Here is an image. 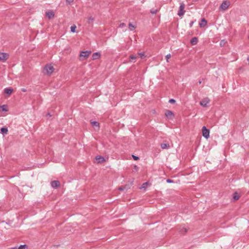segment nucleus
<instances>
[{
  "instance_id": "obj_14",
  "label": "nucleus",
  "mask_w": 249,
  "mask_h": 249,
  "mask_svg": "<svg viewBox=\"0 0 249 249\" xmlns=\"http://www.w3.org/2000/svg\"><path fill=\"white\" fill-rule=\"evenodd\" d=\"M128 28L130 31H133L136 28V25L130 22L128 24Z\"/></svg>"
},
{
  "instance_id": "obj_4",
  "label": "nucleus",
  "mask_w": 249,
  "mask_h": 249,
  "mask_svg": "<svg viewBox=\"0 0 249 249\" xmlns=\"http://www.w3.org/2000/svg\"><path fill=\"white\" fill-rule=\"evenodd\" d=\"M202 132L203 136L204 137H205L206 139H208L209 138L210 130L209 129H207L205 126L202 127Z\"/></svg>"
},
{
  "instance_id": "obj_26",
  "label": "nucleus",
  "mask_w": 249,
  "mask_h": 249,
  "mask_svg": "<svg viewBox=\"0 0 249 249\" xmlns=\"http://www.w3.org/2000/svg\"><path fill=\"white\" fill-rule=\"evenodd\" d=\"M148 184V182H145V183H143L142 187H141V189H145Z\"/></svg>"
},
{
  "instance_id": "obj_30",
  "label": "nucleus",
  "mask_w": 249,
  "mask_h": 249,
  "mask_svg": "<svg viewBox=\"0 0 249 249\" xmlns=\"http://www.w3.org/2000/svg\"><path fill=\"white\" fill-rule=\"evenodd\" d=\"M132 157L134 160H138L139 159V158L137 156L132 155Z\"/></svg>"
},
{
  "instance_id": "obj_16",
  "label": "nucleus",
  "mask_w": 249,
  "mask_h": 249,
  "mask_svg": "<svg viewBox=\"0 0 249 249\" xmlns=\"http://www.w3.org/2000/svg\"><path fill=\"white\" fill-rule=\"evenodd\" d=\"M91 124H92V126L94 127L95 128H99V124L98 122L96 121H92L90 122Z\"/></svg>"
},
{
  "instance_id": "obj_31",
  "label": "nucleus",
  "mask_w": 249,
  "mask_h": 249,
  "mask_svg": "<svg viewBox=\"0 0 249 249\" xmlns=\"http://www.w3.org/2000/svg\"><path fill=\"white\" fill-rule=\"evenodd\" d=\"M166 181H167V182H168V183H172V182H174V181H173V180H172V179H167L166 180Z\"/></svg>"
},
{
  "instance_id": "obj_2",
  "label": "nucleus",
  "mask_w": 249,
  "mask_h": 249,
  "mask_svg": "<svg viewBox=\"0 0 249 249\" xmlns=\"http://www.w3.org/2000/svg\"><path fill=\"white\" fill-rule=\"evenodd\" d=\"M231 5V2L228 0H224L219 7V10L225 11L227 10Z\"/></svg>"
},
{
  "instance_id": "obj_25",
  "label": "nucleus",
  "mask_w": 249,
  "mask_h": 249,
  "mask_svg": "<svg viewBox=\"0 0 249 249\" xmlns=\"http://www.w3.org/2000/svg\"><path fill=\"white\" fill-rule=\"evenodd\" d=\"M27 248V246L26 245H21L18 247V249H25Z\"/></svg>"
},
{
  "instance_id": "obj_22",
  "label": "nucleus",
  "mask_w": 249,
  "mask_h": 249,
  "mask_svg": "<svg viewBox=\"0 0 249 249\" xmlns=\"http://www.w3.org/2000/svg\"><path fill=\"white\" fill-rule=\"evenodd\" d=\"M1 132L2 134H6L8 132V129L5 127H2L0 129Z\"/></svg>"
},
{
  "instance_id": "obj_20",
  "label": "nucleus",
  "mask_w": 249,
  "mask_h": 249,
  "mask_svg": "<svg viewBox=\"0 0 249 249\" xmlns=\"http://www.w3.org/2000/svg\"><path fill=\"white\" fill-rule=\"evenodd\" d=\"M0 108L1 109L2 111H8V109L7 108V106L5 105H3L2 106H0Z\"/></svg>"
},
{
  "instance_id": "obj_34",
  "label": "nucleus",
  "mask_w": 249,
  "mask_h": 249,
  "mask_svg": "<svg viewBox=\"0 0 249 249\" xmlns=\"http://www.w3.org/2000/svg\"><path fill=\"white\" fill-rule=\"evenodd\" d=\"M18 247H14L11 248L10 249H18Z\"/></svg>"
},
{
  "instance_id": "obj_35",
  "label": "nucleus",
  "mask_w": 249,
  "mask_h": 249,
  "mask_svg": "<svg viewBox=\"0 0 249 249\" xmlns=\"http://www.w3.org/2000/svg\"><path fill=\"white\" fill-rule=\"evenodd\" d=\"M193 23H194V22L193 21H192L190 24V27H192L193 25Z\"/></svg>"
},
{
  "instance_id": "obj_28",
  "label": "nucleus",
  "mask_w": 249,
  "mask_h": 249,
  "mask_svg": "<svg viewBox=\"0 0 249 249\" xmlns=\"http://www.w3.org/2000/svg\"><path fill=\"white\" fill-rule=\"evenodd\" d=\"M130 57L132 60H136L137 57H138V56H136L134 55H131Z\"/></svg>"
},
{
  "instance_id": "obj_23",
  "label": "nucleus",
  "mask_w": 249,
  "mask_h": 249,
  "mask_svg": "<svg viewBox=\"0 0 249 249\" xmlns=\"http://www.w3.org/2000/svg\"><path fill=\"white\" fill-rule=\"evenodd\" d=\"M76 26L75 25H73V26H71V31L72 33H74L76 31Z\"/></svg>"
},
{
  "instance_id": "obj_39",
  "label": "nucleus",
  "mask_w": 249,
  "mask_h": 249,
  "mask_svg": "<svg viewBox=\"0 0 249 249\" xmlns=\"http://www.w3.org/2000/svg\"><path fill=\"white\" fill-rule=\"evenodd\" d=\"M187 230L186 229H185V232H187Z\"/></svg>"
},
{
  "instance_id": "obj_32",
  "label": "nucleus",
  "mask_w": 249,
  "mask_h": 249,
  "mask_svg": "<svg viewBox=\"0 0 249 249\" xmlns=\"http://www.w3.org/2000/svg\"><path fill=\"white\" fill-rule=\"evenodd\" d=\"M166 61H168V59L171 57V55L168 54L166 56Z\"/></svg>"
},
{
  "instance_id": "obj_6",
  "label": "nucleus",
  "mask_w": 249,
  "mask_h": 249,
  "mask_svg": "<svg viewBox=\"0 0 249 249\" xmlns=\"http://www.w3.org/2000/svg\"><path fill=\"white\" fill-rule=\"evenodd\" d=\"M185 5L183 3H181L180 5L179 9L178 12V15L179 17L182 16L185 13Z\"/></svg>"
},
{
  "instance_id": "obj_12",
  "label": "nucleus",
  "mask_w": 249,
  "mask_h": 249,
  "mask_svg": "<svg viewBox=\"0 0 249 249\" xmlns=\"http://www.w3.org/2000/svg\"><path fill=\"white\" fill-rule=\"evenodd\" d=\"M13 89L11 88H6L4 89V93L8 95H10L12 93Z\"/></svg>"
},
{
  "instance_id": "obj_37",
  "label": "nucleus",
  "mask_w": 249,
  "mask_h": 249,
  "mask_svg": "<svg viewBox=\"0 0 249 249\" xmlns=\"http://www.w3.org/2000/svg\"><path fill=\"white\" fill-rule=\"evenodd\" d=\"M21 91H23V92H25V91H26V89H21Z\"/></svg>"
},
{
  "instance_id": "obj_10",
  "label": "nucleus",
  "mask_w": 249,
  "mask_h": 249,
  "mask_svg": "<svg viewBox=\"0 0 249 249\" xmlns=\"http://www.w3.org/2000/svg\"><path fill=\"white\" fill-rule=\"evenodd\" d=\"M207 21L205 18H202L199 22V25L200 27H204L207 26Z\"/></svg>"
},
{
  "instance_id": "obj_1",
  "label": "nucleus",
  "mask_w": 249,
  "mask_h": 249,
  "mask_svg": "<svg viewBox=\"0 0 249 249\" xmlns=\"http://www.w3.org/2000/svg\"><path fill=\"white\" fill-rule=\"evenodd\" d=\"M54 68L51 63H47L43 68L42 71L44 74L50 75L54 71Z\"/></svg>"
},
{
  "instance_id": "obj_8",
  "label": "nucleus",
  "mask_w": 249,
  "mask_h": 249,
  "mask_svg": "<svg viewBox=\"0 0 249 249\" xmlns=\"http://www.w3.org/2000/svg\"><path fill=\"white\" fill-rule=\"evenodd\" d=\"M46 15L49 19H52L54 17V13L52 10H49L46 12Z\"/></svg>"
},
{
  "instance_id": "obj_17",
  "label": "nucleus",
  "mask_w": 249,
  "mask_h": 249,
  "mask_svg": "<svg viewBox=\"0 0 249 249\" xmlns=\"http://www.w3.org/2000/svg\"><path fill=\"white\" fill-rule=\"evenodd\" d=\"M197 42H198V39L196 37H194L192 38L190 41L191 43L193 45L196 44Z\"/></svg>"
},
{
  "instance_id": "obj_5",
  "label": "nucleus",
  "mask_w": 249,
  "mask_h": 249,
  "mask_svg": "<svg viewBox=\"0 0 249 249\" xmlns=\"http://www.w3.org/2000/svg\"><path fill=\"white\" fill-rule=\"evenodd\" d=\"M9 57L8 53L0 52V61H6Z\"/></svg>"
},
{
  "instance_id": "obj_41",
  "label": "nucleus",
  "mask_w": 249,
  "mask_h": 249,
  "mask_svg": "<svg viewBox=\"0 0 249 249\" xmlns=\"http://www.w3.org/2000/svg\"><path fill=\"white\" fill-rule=\"evenodd\" d=\"M196 1H197L198 0H195Z\"/></svg>"
},
{
  "instance_id": "obj_19",
  "label": "nucleus",
  "mask_w": 249,
  "mask_h": 249,
  "mask_svg": "<svg viewBox=\"0 0 249 249\" xmlns=\"http://www.w3.org/2000/svg\"><path fill=\"white\" fill-rule=\"evenodd\" d=\"M95 20V18L94 17L92 16H90L88 18V23L89 24H92Z\"/></svg>"
},
{
  "instance_id": "obj_40",
  "label": "nucleus",
  "mask_w": 249,
  "mask_h": 249,
  "mask_svg": "<svg viewBox=\"0 0 249 249\" xmlns=\"http://www.w3.org/2000/svg\"><path fill=\"white\" fill-rule=\"evenodd\" d=\"M247 60L249 62V57H248Z\"/></svg>"
},
{
  "instance_id": "obj_11",
  "label": "nucleus",
  "mask_w": 249,
  "mask_h": 249,
  "mask_svg": "<svg viewBox=\"0 0 249 249\" xmlns=\"http://www.w3.org/2000/svg\"><path fill=\"white\" fill-rule=\"evenodd\" d=\"M165 115L167 118L170 119H171L174 117L173 113L170 110H167L165 112Z\"/></svg>"
},
{
  "instance_id": "obj_38",
  "label": "nucleus",
  "mask_w": 249,
  "mask_h": 249,
  "mask_svg": "<svg viewBox=\"0 0 249 249\" xmlns=\"http://www.w3.org/2000/svg\"><path fill=\"white\" fill-rule=\"evenodd\" d=\"M47 115H48V116H51L50 113H48L47 114Z\"/></svg>"
},
{
  "instance_id": "obj_15",
  "label": "nucleus",
  "mask_w": 249,
  "mask_h": 249,
  "mask_svg": "<svg viewBox=\"0 0 249 249\" xmlns=\"http://www.w3.org/2000/svg\"><path fill=\"white\" fill-rule=\"evenodd\" d=\"M95 159L98 163H102L105 161V159L102 156H97Z\"/></svg>"
},
{
  "instance_id": "obj_21",
  "label": "nucleus",
  "mask_w": 249,
  "mask_h": 249,
  "mask_svg": "<svg viewBox=\"0 0 249 249\" xmlns=\"http://www.w3.org/2000/svg\"><path fill=\"white\" fill-rule=\"evenodd\" d=\"M239 197H240V196H239L238 195V194L237 193H234L233 194V199L235 200H238Z\"/></svg>"
},
{
  "instance_id": "obj_13",
  "label": "nucleus",
  "mask_w": 249,
  "mask_h": 249,
  "mask_svg": "<svg viewBox=\"0 0 249 249\" xmlns=\"http://www.w3.org/2000/svg\"><path fill=\"white\" fill-rule=\"evenodd\" d=\"M101 54L99 53H95L92 54L93 60H96L100 58Z\"/></svg>"
},
{
  "instance_id": "obj_9",
  "label": "nucleus",
  "mask_w": 249,
  "mask_h": 249,
  "mask_svg": "<svg viewBox=\"0 0 249 249\" xmlns=\"http://www.w3.org/2000/svg\"><path fill=\"white\" fill-rule=\"evenodd\" d=\"M51 184L53 188H57L59 186L60 183L58 180H53L51 182Z\"/></svg>"
},
{
  "instance_id": "obj_7",
  "label": "nucleus",
  "mask_w": 249,
  "mask_h": 249,
  "mask_svg": "<svg viewBox=\"0 0 249 249\" xmlns=\"http://www.w3.org/2000/svg\"><path fill=\"white\" fill-rule=\"evenodd\" d=\"M210 102V99L206 97L202 100L200 102V104L201 106L206 107L208 103Z\"/></svg>"
},
{
  "instance_id": "obj_29",
  "label": "nucleus",
  "mask_w": 249,
  "mask_h": 249,
  "mask_svg": "<svg viewBox=\"0 0 249 249\" xmlns=\"http://www.w3.org/2000/svg\"><path fill=\"white\" fill-rule=\"evenodd\" d=\"M169 102L171 104H174V103H175L176 101H175V100H174L173 99H171L169 100Z\"/></svg>"
},
{
  "instance_id": "obj_24",
  "label": "nucleus",
  "mask_w": 249,
  "mask_h": 249,
  "mask_svg": "<svg viewBox=\"0 0 249 249\" xmlns=\"http://www.w3.org/2000/svg\"><path fill=\"white\" fill-rule=\"evenodd\" d=\"M144 56H145V54H144V52L140 53H138V57H140L141 58H142Z\"/></svg>"
},
{
  "instance_id": "obj_3",
  "label": "nucleus",
  "mask_w": 249,
  "mask_h": 249,
  "mask_svg": "<svg viewBox=\"0 0 249 249\" xmlns=\"http://www.w3.org/2000/svg\"><path fill=\"white\" fill-rule=\"evenodd\" d=\"M90 53V52L88 51L81 52L80 55H79V60L84 61L89 55Z\"/></svg>"
},
{
  "instance_id": "obj_36",
  "label": "nucleus",
  "mask_w": 249,
  "mask_h": 249,
  "mask_svg": "<svg viewBox=\"0 0 249 249\" xmlns=\"http://www.w3.org/2000/svg\"><path fill=\"white\" fill-rule=\"evenodd\" d=\"M119 190H121V191H122V190H124V188H122V187H119Z\"/></svg>"
},
{
  "instance_id": "obj_18",
  "label": "nucleus",
  "mask_w": 249,
  "mask_h": 249,
  "mask_svg": "<svg viewBox=\"0 0 249 249\" xmlns=\"http://www.w3.org/2000/svg\"><path fill=\"white\" fill-rule=\"evenodd\" d=\"M160 147L162 149H168L170 148V145L169 143H161Z\"/></svg>"
},
{
  "instance_id": "obj_27",
  "label": "nucleus",
  "mask_w": 249,
  "mask_h": 249,
  "mask_svg": "<svg viewBox=\"0 0 249 249\" xmlns=\"http://www.w3.org/2000/svg\"><path fill=\"white\" fill-rule=\"evenodd\" d=\"M125 26V24L124 23H121L119 25V27L121 28H122Z\"/></svg>"
},
{
  "instance_id": "obj_33",
  "label": "nucleus",
  "mask_w": 249,
  "mask_h": 249,
  "mask_svg": "<svg viewBox=\"0 0 249 249\" xmlns=\"http://www.w3.org/2000/svg\"><path fill=\"white\" fill-rule=\"evenodd\" d=\"M73 1V0H66V1H67L68 3H71V2H72Z\"/></svg>"
}]
</instances>
